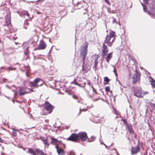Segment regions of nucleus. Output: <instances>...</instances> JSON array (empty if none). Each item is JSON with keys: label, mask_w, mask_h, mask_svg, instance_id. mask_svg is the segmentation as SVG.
<instances>
[{"label": "nucleus", "mask_w": 155, "mask_h": 155, "mask_svg": "<svg viewBox=\"0 0 155 155\" xmlns=\"http://www.w3.org/2000/svg\"><path fill=\"white\" fill-rule=\"evenodd\" d=\"M87 139V134L85 132H80L78 134H72L67 140L74 142H76L80 139L82 141H85Z\"/></svg>", "instance_id": "1"}, {"label": "nucleus", "mask_w": 155, "mask_h": 155, "mask_svg": "<svg viewBox=\"0 0 155 155\" xmlns=\"http://www.w3.org/2000/svg\"><path fill=\"white\" fill-rule=\"evenodd\" d=\"M115 32L113 31H110L109 35L106 36L104 43H105L109 46L111 47L112 45V43L115 40Z\"/></svg>", "instance_id": "2"}, {"label": "nucleus", "mask_w": 155, "mask_h": 155, "mask_svg": "<svg viewBox=\"0 0 155 155\" xmlns=\"http://www.w3.org/2000/svg\"><path fill=\"white\" fill-rule=\"evenodd\" d=\"M88 45V43L85 42L81 48L80 54L81 57L82 58L83 63L86 56Z\"/></svg>", "instance_id": "3"}, {"label": "nucleus", "mask_w": 155, "mask_h": 155, "mask_svg": "<svg viewBox=\"0 0 155 155\" xmlns=\"http://www.w3.org/2000/svg\"><path fill=\"white\" fill-rule=\"evenodd\" d=\"M28 83L31 87L36 88L41 86L43 83V82L41 79L38 78L35 79L33 82H29Z\"/></svg>", "instance_id": "4"}, {"label": "nucleus", "mask_w": 155, "mask_h": 155, "mask_svg": "<svg viewBox=\"0 0 155 155\" xmlns=\"http://www.w3.org/2000/svg\"><path fill=\"white\" fill-rule=\"evenodd\" d=\"M148 93V92H144L142 93L140 90H137V91H135L134 92V94L138 97H142Z\"/></svg>", "instance_id": "5"}, {"label": "nucleus", "mask_w": 155, "mask_h": 155, "mask_svg": "<svg viewBox=\"0 0 155 155\" xmlns=\"http://www.w3.org/2000/svg\"><path fill=\"white\" fill-rule=\"evenodd\" d=\"M101 51L103 57L105 56L108 51V49L107 47V46L104 44V43L103 45V47L101 48Z\"/></svg>", "instance_id": "6"}, {"label": "nucleus", "mask_w": 155, "mask_h": 155, "mask_svg": "<svg viewBox=\"0 0 155 155\" xmlns=\"http://www.w3.org/2000/svg\"><path fill=\"white\" fill-rule=\"evenodd\" d=\"M45 108L46 110L49 113L52 112L53 106L48 102H46L45 103Z\"/></svg>", "instance_id": "7"}, {"label": "nucleus", "mask_w": 155, "mask_h": 155, "mask_svg": "<svg viewBox=\"0 0 155 155\" xmlns=\"http://www.w3.org/2000/svg\"><path fill=\"white\" fill-rule=\"evenodd\" d=\"M140 148L139 145H137L134 147H132L131 154H137L140 151Z\"/></svg>", "instance_id": "8"}, {"label": "nucleus", "mask_w": 155, "mask_h": 155, "mask_svg": "<svg viewBox=\"0 0 155 155\" xmlns=\"http://www.w3.org/2000/svg\"><path fill=\"white\" fill-rule=\"evenodd\" d=\"M140 74L138 73H137L134 75L133 79V81L134 83H137V81L140 80Z\"/></svg>", "instance_id": "9"}, {"label": "nucleus", "mask_w": 155, "mask_h": 155, "mask_svg": "<svg viewBox=\"0 0 155 155\" xmlns=\"http://www.w3.org/2000/svg\"><path fill=\"white\" fill-rule=\"evenodd\" d=\"M113 52H111L106 54V55L104 57H103L104 58H105L107 62L108 63L110 60L111 59L112 57Z\"/></svg>", "instance_id": "10"}, {"label": "nucleus", "mask_w": 155, "mask_h": 155, "mask_svg": "<svg viewBox=\"0 0 155 155\" xmlns=\"http://www.w3.org/2000/svg\"><path fill=\"white\" fill-rule=\"evenodd\" d=\"M56 147L57 149V153L59 155H64V152L62 149L59 148L58 146H56Z\"/></svg>", "instance_id": "11"}, {"label": "nucleus", "mask_w": 155, "mask_h": 155, "mask_svg": "<svg viewBox=\"0 0 155 155\" xmlns=\"http://www.w3.org/2000/svg\"><path fill=\"white\" fill-rule=\"evenodd\" d=\"M46 46V45L45 42L42 41L40 43L39 45L38 46V49H44L45 48Z\"/></svg>", "instance_id": "12"}, {"label": "nucleus", "mask_w": 155, "mask_h": 155, "mask_svg": "<svg viewBox=\"0 0 155 155\" xmlns=\"http://www.w3.org/2000/svg\"><path fill=\"white\" fill-rule=\"evenodd\" d=\"M52 143L54 145H58L60 144L61 141L57 140L56 139L53 137H51Z\"/></svg>", "instance_id": "13"}, {"label": "nucleus", "mask_w": 155, "mask_h": 155, "mask_svg": "<svg viewBox=\"0 0 155 155\" xmlns=\"http://www.w3.org/2000/svg\"><path fill=\"white\" fill-rule=\"evenodd\" d=\"M128 131L130 134H133L134 133V131L133 130L132 125L131 124H127V125Z\"/></svg>", "instance_id": "14"}, {"label": "nucleus", "mask_w": 155, "mask_h": 155, "mask_svg": "<svg viewBox=\"0 0 155 155\" xmlns=\"http://www.w3.org/2000/svg\"><path fill=\"white\" fill-rule=\"evenodd\" d=\"M10 18V15H7L6 18V21L8 26L10 25L11 24Z\"/></svg>", "instance_id": "15"}, {"label": "nucleus", "mask_w": 155, "mask_h": 155, "mask_svg": "<svg viewBox=\"0 0 155 155\" xmlns=\"http://www.w3.org/2000/svg\"><path fill=\"white\" fill-rule=\"evenodd\" d=\"M41 140L43 141L44 144L45 145H48V138L47 137H42L41 138Z\"/></svg>", "instance_id": "16"}, {"label": "nucleus", "mask_w": 155, "mask_h": 155, "mask_svg": "<svg viewBox=\"0 0 155 155\" xmlns=\"http://www.w3.org/2000/svg\"><path fill=\"white\" fill-rule=\"evenodd\" d=\"M35 151H34L31 148H28V151H27V153L29 152L30 154H32L33 155H36L35 154Z\"/></svg>", "instance_id": "17"}, {"label": "nucleus", "mask_w": 155, "mask_h": 155, "mask_svg": "<svg viewBox=\"0 0 155 155\" xmlns=\"http://www.w3.org/2000/svg\"><path fill=\"white\" fill-rule=\"evenodd\" d=\"M20 94L21 95H24L27 93L26 91H23V89L21 88H20L19 91Z\"/></svg>", "instance_id": "18"}, {"label": "nucleus", "mask_w": 155, "mask_h": 155, "mask_svg": "<svg viewBox=\"0 0 155 155\" xmlns=\"http://www.w3.org/2000/svg\"><path fill=\"white\" fill-rule=\"evenodd\" d=\"M35 152L41 155L44 154V153L43 152V151L42 150H40L39 149H36Z\"/></svg>", "instance_id": "19"}, {"label": "nucleus", "mask_w": 155, "mask_h": 155, "mask_svg": "<svg viewBox=\"0 0 155 155\" xmlns=\"http://www.w3.org/2000/svg\"><path fill=\"white\" fill-rule=\"evenodd\" d=\"M147 12L149 15L152 16V17L153 18H155V11L154 10L151 13L148 12Z\"/></svg>", "instance_id": "20"}, {"label": "nucleus", "mask_w": 155, "mask_h": 155, "mask_svg": "<svg viewBox=\"0 0 155 155\" xmlns=\"http://www.w3.org/2000/svg\"><path fill=\"white\" fill-rule=\"evenodd\" d=\"M150 78H151V80L150 81L151 84L153 87L155 88V81L151 77Z\"/></svg>", "instance_id": "21"}, {"label": "nucleus", "mask_w": 155, "mask_h": 155, "mask_svg": "<svg viewBox=\"0 0 155 155\" xmlns=\"http://www.w3.org/2000/svg\"><path fill=\"white\" fill-rule=\"evenodd\" d=\"M28 25L29 23L28 22V21H25L24 24V28L25 29L28 28Z\"/></svg>", "instance_id": "22"}, {"label": "nucleus", "mask_w": 155, "mask_h": 155, "mask_svg": "<svg viewBox=\"0 0 155 155\" xmlns=\"http://www.w3.org/2000/svg\"><path fill=\"white\" fill-rule=\"evenodd\" d=\"M150 105L153 109H155V104L151 103L150 104Z\"/></svg>", "instance_id": "23"}, {"label": "nucleus", "mask_w": 155, "mask_h": 155, "mask_svg": "<svg viewBox=\"0 0 155 155\" xmlns=\"http://www.w3.org/2000/svg\"><path fill=\"white\" fill-rule=\"evenodd\" d=\"M141 4H142V5L143 6V11L144 12H146V11L147 10V7L144 5V4H142V3H141Z\"/></svg>", "instance_id": "24"}, {"label": "nucleus", "mask_w": 155, "mask_h": 155, "mask_svg": "<svg viewBox=\"0 0 155 155\" xmlns=\"http://www.w3.org/2000/svg\"><path fill=\"white\" fill-rule=\"evenodd\" d=\"M22 14L24 15H27L29 17V14H28L27 12L24 11L23 12Z\"/></svg>", "instance_id": "25"}, {"label": "nucleus", "mask_w": 155, "mask_h": 155, "mask_svg": "<svg viewBox=\"0 0 155 155\" xmlns=\"http://www.w3.org/2000/svg\"><path fill=\"white\" fill-rule=\"evenodd\" d=\"M104 81L107 82H108L109 81V80L107 77H105L104 78Z\"/></svg>", "instance_id": "26"}, {"label": "nucleus", "mask_w": 155, "mask_h": 155, "mask_svg": "<svg viewBox=\"0 0 155 155\" xmlns=\"http://www.w3.org/2000/svg\"><path fill=\"white\" fill-rule=\"evenodd\" d=\"M87 110V109H81V108L80 109V112L79 114V115L80 113H81V111H86Z\"/></svg>", "instance_id": "27"}, {"label": "nucleus", "mask_w": 155, "mask_h": 155, "mask_svg": "<svg viewBox=\"0 0 155 155\" xmlns=\"http://www.w3.org/2000/svg\"><path fill=\"white\" fill-rule=\"evenodd\" d=\"M13 136L14 137H15L16 136L17 133L15 131H13L12 132V134Z\"/></svg>", "instance_id": "28"}, {"label": "nucleus", "mask_w": 155, "mask_h": 155, "mask_svg": "<svg viewBox=\"0 0 155 155\" xmlns=\"http://www.w3.org/2000/svg\"><path fill=\"white\" fill-rule=\"evenodd\" d=\"M68 155H75V153L73 151H71Z\"/></svg>", "instance_id": "29"}, {"label": "nucleus", "mask_w": 155, "mask_h": 155, "mask_svg": "<svg viewBox=\"0 0 155 155\" xmlns=\"http://www.w3.org/2000/svg\"><path fill=\"white\" fill-rule=\"evenodd\" d=\"M112 66L114 68V70L113 71V72L115 73V75L116 76L117 75L116 70L115 67L114 65H113Z\"/></svg>", "instance_id": "30"}, {"label": "nucleus", "mask_w": 155, "mask_h": 155, "mask_svg": "<svg viewBox=\"0 0 155 155\" xmlns=\"http://www.w3.org/2000/svg\"><path fill=\"white\" fill-rule=\"evenodd\" d=\"M105 91L108 92L110 90V88L108 87H106L105 88Z\"/></svg>", "instance_id": "31"}, {"label": "nucleus", "mask_w": 155, "mask_h": 155, "mask_svg": "<svg viewBox=\"0 0 155 155\" xmlns=\"http://www.w3.org/2000/svg\"><path fill=\"white\" fill-rule=\"evenodd\" d=\"M107 11L109 12L110 13H113V11L111 10L110 8H107Z\"/></svg>", "instance_id": "32"}, {"label": "nucleus", "mask_w": 155, "mask_h": 155, "mask_svg": "<svg viewBox=\"0 0 155 155\" xmlns=\"http://www.w3.org/2000/svg\"><path fill=\"white\" fill-rule=\"evenodd\" d=\"M105 2L108 5H110V3L109 0H105Z\"/></svg>", "instance_id": "33"}, {"label": "nucleus", "mask_w": 155, "mask_h": 155, "mask_svg": "<svg viewBox=\"0 0 155 155\" xmlns=\"http://www.w3.org/2000/svg\"><path fill=\"white\" fill-rule=\"evenodd\" d=\"M113 18V21H112V23L113 24H114L115 23H117L116 20L114 19V18Z\"/></svg>", "instance_id": "34"}, {"label": "nucleus", "mask_w": 155, "mask_h": 155, "mask_svg": "<svg viewBox=\"0 0 155 155\" xmlns=\"http://www.w3.org/2000/svg\"><path fill=\"white\" fill-rule=\"evenodd\" d=\"M73 97L74 99H77L78 98L77 96L75 95H73Z\"/></svg>", "instance_id": "35"}, {"label": "nucleus", "mask_w": 155, "mask_h": 155, "mask_svg": "<svg viewBox=\"0 0 155 155\" xmlns=\"http://www.w3.org/2000/svg\"><path fill=\"white\" fill-rule=\"evenodd\" d=\"M143 1L145 4H147L148 3L147 0H143Z\"/></svg>", "instance_id": "36"}, {"label": "nucleus", "mask_w": 155, "mask_h": 155, "mask_svg": "<svg viewBox=\"0 0 155 155\" xmlns=\"http://www.w3.org/2000/svg\"><path fill=\"white\" fill-rule=\"evenodd\" d=\"M98 62L97 60H95V65H96L97 64Z\"/></svg>", "instance_id": "37"}, {"label": "nucleus", "mask_w": 155, "mask_h": 155, "mask_svg": "<svg viewBox=\"0 0 155 155\" xmlns=\"http://www.w3.org/2000/svg\"><path fill=\"white\" fill-rule=\"evenodd\" d=\"M87 84L89 86H90V85L91 84V83H90V81L88 80L87 81Z\"/></svg>", "instance_id": "38"}, {"label": "nucleus", "mask_w": 155, "mask_h": 155, "mask_svg": "<svg viewBox=\"0 0 155 155\" xmlns=\"http://www.w3.org/2000/svg\"><path fill=\"white\" fill-rule=\"evenodd\" d=\"M75 84L77 85H78L79 86H80V85L77 82H76L75 83Z\"/></svg>", "instance_id": "39"}, {"label": "nucleus", "mask_w": 155, "mask_h": 155, "mask_svg": "<svg viewBox=\"0 0 155 155\" xmlns=\"http://www.w3.org/2000/svg\"><path fill=\"white\" fill-rule=\"evenodd\" d=\"M17 92H15V95H14L15 97V96H17Z\"/></svg>", "instance_id": "40"}, {"label": "nucleus", "mask_w": 155, "mask_h": 155, "mask_svg": "<svg viewBox=\"0 0 155 155\" xmlns=\"http://www.w3.org/2000/svg\"><path fill=\"white\" fill-rule=\"evenodd\" d=\"M98 58V56H97V58H96L95 60H97V61Z\"/></svg>", "instance_id": "41"}, {"label": "nucleus", "mask_w": 155, "mask_h": 155, "mask_svg": "<svg viewBox=\"0 0 155 155\" xmlns=\"http://www.w3.org/2000/svg\"><path fill=\"white\" fill-rule=\"evenodd\" d=\"M92 88H93V91H94V88H93V86H92Z\"/></svg>", "instance_id": "42"}, {"label": "nucleus", "mask_w": 155, "mask_h": 155, "mask_svg": "<svg viewBox=\"0 0 155 155\" xmlns=\"http://www.w3.org/2000/svg\"><path fill=\"white\" fill-rule=\"evenodd\" d=\"M31 91H33V90L32 89H30Z\"/></svg>", "instance_id": "43"}, {"label": "nucleus", "mask_w": 155, "mask_h": 155, "mask_svg": "<svg viewBox=\"0 0 155 155\" xmlns=\"http://www.w3.org/2000/svg\"><path fill=\"white\" fill-rule=\"evenodd\" d=\"M2 139L1 138H0V141L1 142L2 141Z\"/></svg>", "instance_id": "44"}, {"label": "nucleus", "mask_w": 155, "mask_h": 155, "mask_svg": "<svg viewBox=\"0 0 155 155\" xmlns=\"http://www.w3.org/2000/svg\"><path fill=\"white\" fill-rule=\"evenodd\" d=\"M84 86H85V83H84Z\"/></svg>", "instance_id": "45"}, {"label": "nucleus", "mask_w": 155, "mask_h": 155, "mask_svg": "<svg viewBox=\"0 0 155 155\" xmlns=\"http://www.w3.org/2000/svg\"><path fill=\"white\" fill-rule=\"evenodd\" d=\"M103 144H104V145L105 146V147H107V146H106V145H105L104 143H103Z\"/></svg>", "instance_id": "46"}, {"label": "nucleus", "mask_w": 155, "mask_h": 155, "mask_svg": "<svg viewBox=\"0 0 155 155\" xmlns=\"http://www.w3.org/2000/svg\"><path fill=\"white\" fill-rule=\"evenodd\" d=\"M9 69H10L11 70H13V69L12 68H9Z\"/></svg>", "instance_id": "47"}, {"label": "nucleus", "mask_w": 155, "mask_h": 155, "mask_svg": "<svg viewBox=\"0 0 155 155\" xmlns=\"http://www.w3.org/2000/svg\"><path fill=\"white\" fill-rule=\"evenodd\" d=\"M107 65H106V66H105V68H107Z\"/></svg>", "instance_id": "48"}, {"label": "nucleus", "mask_w": 155, "mask_h": 155, "mask_svg": "<svg viewBox=\"0 0 155 155\" xmlns=\"http://www.w3.org/2000/svg\"><path fill=\"white\" fill-rule=\"evenodd\" d=\"M77 101L79 103V101Z\"/></svg>", "instance_id": "49"}, {"label": "nucleus", "mask_w": 155, "mask_h": 155, "mask_svg": "<svg viewBox=\"0 0 155 155\" xmlns=\"http://www.w3.org/2000/svg\"><path fill=\"white\" fill-rule=\"evenodd\" d=\"M26 75L28 76V75L27 73H26Z\"/></svg>", "instance_id": "50"}, {"label": "nucleus", "mask_w": 155, "mask_h": 155, "mask_svg": "<svg viewBox=\"0 0 155 155\" xmlns=\"http://www.w3.org/2000/svg\"><path fill=\"white\" fill-rule=\"evenodd\" d=\"M86 91L87 92V90H86Z\"/></svg>", "instance_id": "51"}, {"label": "nucleus", "mask_w": 155, "mask_h": 155, "mask_svg": "<svg viewBox=\"0 0 155 155\" xmlns=\"http://www.w3.org/2000/svg\"><path fill=\"white\" fill-rule=\"evenodd\" d=\"M86 91L87 92V90H86Z\"/></svg>", "instance_id": "52"}, {"label": "nucleus", "mask_w": 155, "mask_h": 155, "mask_svg": "<svg viewBox=\"0 0 155 155\" xmlns=\"http://www.w3.org/2000/svg\"><path fill=\"white\" fill-rule=\"evenodd\" d=\"M86 91L87 92V90H86Z\"/></svg>", "instance_id": "53"}, {"label": "nucleus", "mask_w": 155, "mask_h": 155, "mask_svg": "<svg viewBox=\"0 0 155 155\" xmlns=\"http://www.w3.org/2000/svg\"><path fill=\"white\" fill-rule=\"evenodd\" d=\"M0 145H1V144H0Z\"/></svg>", "instance_id": "54"}]
</instances>
